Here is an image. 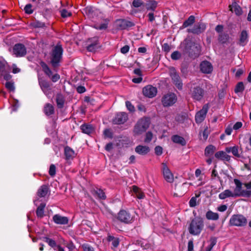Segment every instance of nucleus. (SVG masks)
Masks as SVG:
<instances>
[{"label": "nucleus", "instance_id": "1", "mask_svg": "<svg viewBox=\"0 0 251 251\" xmlns=\"http://www.w3.org/2000/svg\"><path fill=\"white\" fill-rule=\"evenodd\" d=\"M63 49L60 44L54 47L50 53V63L54 68L58 67L62 59Z\"/></svg>", "mask_w": 251, "mask_h": 251}, {"label": "nucleus", "instance_id": "2", "mask_svg": "<svg viewBox=\"0 0 251 251\" xmlns=\"http://www.w3.org/2000/svg\"><path fill=\"white\" fill-rule=\"evenodd\" d=\"M184 44L185 46L183 51L184 53L188 54L192 58H196L199 56L201 52V48L199 45L189 40H185Z\"/></svg>", "mask_w": 251, "mask_h": 251}, {"label": "nucleus", "instance_id": "3", "mask_svg": "<svg viewBox=\"0 0 251 251\" xmlns=\"http://www.w3.org/2000/svg\"><path fill=\"white\" fill-rule=\"evenodd\" d=\"M204 227V223L202 218L196 217L192 220L188 227L190 234L193 235H199Z\"/></svg>", "mask_w": 251, "mask_h": 251}, {"label": "nucleus", "instance_id": "4", "mask_svg": "<svg viewBox=\"0 0 251 251\" xmlns=\"http://www.w3.org/2000/svg\"><path fill=\"white\" fill-rule=\"evenodd\" d=\"M150 119L143 117L138 121L134 126L133 132L136 135H140L145 132L150 125Z\"/></svg>", "mask_w": 251, "mask_h": 251}, {"label": "nucleus", "instance_id": "5", "mask_svg": "<svg viewBox=\"0 0 251 251\" xmlns=\"http://www.w3.org/2000/svg\"><path fill=\"white\" fill-rule=\"evenodd\" d=\"M247 223V219L240 214L233 215L229 220V224L232 226H244Z\"/></svg>", "mask_w": 251, "mask_h": 251}, {"label": "nucleus", "instance_id": "6", "mask_svg": "<svg viewBox=\"0 0 251 251\" xmlns=\"http://www.w3.org/2000/svg\"><path fill=\"white\" fill-rule=\"evenodd\" d=\"M169 75L176 86L179 90L182 89V82L178 74L174 67H172L169 68Z\"/></svg>", "mask_w": 251, "mask_h": 251}, {"label": "nucleus", "instance_id": "7", "mask_svg": "<svg viewBox=\"0 0 251 251\" xmlns=\"http://www.w3.org/2000/svg\"><path fill=\"white\" fill-rule=\"evenodd\" d=\"M133 22L126 19H118L115 22V26L118 30H124L134 26Z\"/></svg>", "mask_w": 251, "mask_h": 251}, {"label": "nucleus", "instance_id": "8", "mask_svg": "<svg viewBox=\"0 0 251 251\" xmlns=\"http://www.w3.org/2000/svg\"><path fill=\"white\" fill-rule=\"evenodd\" d=\"M87 50L90 52H95L100 47L98 37H94L89 39L87 41Z\"/></svg>", "mask_w": 251, "mask_h": 251}, {"label": "nucleus", "instance_id": "9", "mask_svg": "<svg viewBox=\"0 0 251 251\" xmlns=\"http://www.w3.org/2000/svg\"><path fill=\"white\" fill-rule=\"evenodd\" d=\"M190 94L193 100L200 101L204 96V90L199 86L194 87L191 89Z\"/></svg>", "mask_w": 251, "mask_h": 251}, {"label": "nucleus", "instance_id": "10", "mask_svg": "<svg viewBox=\"0 0 251 251\" xmlns=\"http://www.w3.org/2000/svg\"><path fill=\"white\" fill-rule=\"evenodd\" d=\"M117 219L125 224H130L133 222V218L127 211L122 210L118 214Z\"/></svg>", "mask_w": 251, "mask_h": 251}, {"label": "nucleus", "instance_id": "11", "mask_svg": "<svg viewBox=\"0 0 251 251\" xmlns=\"http://www.w3.org/2000/svg\"><path fill=\"white\" fill-rule=\"evenodd\" d=\"M177 100L176 95L174 93H169L165 95L162 100V102L164 106H170L174 104Z\"/></svg>", "mask_w": 251, "mask_h": 251}, {"label": "nucleus", "instance_id": "12", "mask_svg": "<svg viewBox=\"0 0 251 251\" xmlns=\"http://www.w3.org/2000/svg\"><path fill=\"white\" fill-rule=\"evenodd\" d=\"M38 81L40 88L44 93L47 96H49V95L51 94V84L50 82L42 78H39L38 79Z\"/></svg>", "mask_w": 251, "mask_h": 251}, {"label": "nucleus", "instance_id": "13", "mask_svg": "<svg viewBox=\"0 0 251 251\" xmlns=\"http://www.w3.org/2000/svg\"><path fill=\"white\" fill-rule=\"evenodd\" d=\"M208 109V104H205L202 106V109L196 113L195 121L197 123H201L204 120Z\"/></svg>", "mask_w": 251, "mask_h": 251}, {"label": "nucleus", "instance_id": "14", "mask_svg": "<svg viewBox=\"0 0 251 251\" xmlns=\"http://www.w3.org/2000/svg\"><path fill=\"white\" fill-rule=\"evenodd\" d=\"M162 172L164 179L169 183L174 181V175L169 169L166 163H162Z\"/></svg>", "mask_w": 251, "mask_h": 251}, {"label": "nucleus", "instance_id": "15", "mask_svg": "<svg viewBox=\"0 0 251 251\" xmlns=\"http://www.w3.org/2000/svg\"><path fill=\"white\" fill-rule=\"evenodd\" d=\"M13 52L16 57H22L26 54V49L24 45L18 43L14 46Z\"/></svg>", "mask_w": 251, "mask_h": 251}, {"label": "nucleus", "instance_id": "16", "mask_svg": "<svg viewBox=\"0 0 251 251\" xmlns=\"http://www.w3.org/2000/svg\"><path fill=\"white\" fill-rule=\"evenodd\" d=\"M127 120V114L124 112H121L116 114L112 120V122L114 124L121 125L124 124Z\"/></svg>", "mask_w": 251, "mask_h": 251}, {"label": "nucleus", "instance_id": "17", "mask_svg": "<svg viewBox=\"0 0 251 251\" xmlns=\"http://www.w3.org/2000/svg\"><path fill=\"white\" fill-rule=\"evenodd\" d=\"M143 93L145 96L151 98L156 96L157 89L151 85H147L143 88Z\"/></svg>", "mask_w": 251, "mask_h": 251}, {"label": "nucleus", "instance_id": "18", "mask_svg": "<svg viewBox=\"0 0 251 251\" xmlns=\"http://www.w3.org/2000/svg\"><path fill=\"white\" fill-rule=\"evenodd\" d=\"M206 28L205 25L203 23L196 24L192 28L188 29V32L193 34H199L203 32Z\"/></svg>", "mask_w": 251, "mask_h": 251}, {"label": "nucleus", "instance_id": "19", "mask_svg": "<svg viewBox=\"0 0 251 251\" xmlns=\"http://www.w3.org/2000/svg\"><path fill=\"white\" fill-rule=\"evenodd\" d=\"M201 71L204 74H210L213 71V66L208 61H203L200 64Z\"/></svg>", "mask_w": 251, "mask_h": 251}, {"label": "nucleus", "instance_id": "20", "mask_svg": "<svg viewBox=\"0 0 251 251\" xmlns=\"http://www.w3.org/2000/svg\"><path fill=\"white\" fill-rule=\"evenodd\" d=\"M188 187L187 183H183L181 184H176L175 186L176 192L175 195L176 196H183L187 191Z\"/></svg>", "mask_w": 251, "mask_h": 251}, {"label": "nucleus", "instance_id": "21", "mask_svg": "<svg viewBox=\"0 0 251 251\" xmlns=\"http://www.w3.org/2000/svg\"><path fill=\"white\" fill-rule=\"evenodd\" d=\"M53 222L58 225H66L68 223L69 220L67 217L62 216L59 214H55L53 217Z\"/></svg>", "mask_w": 251, "mask_h": 251}, {"label": "nucleus", "instance_id": "22", "mask_svg": "<svg viewBox=\"0 0 251 251\" xmlns=\"http://www.w3.org/2000/svg\"><path fill=\"white\" fill-rule=\"evenodd\" d=\"M150 151V148L147 146L138 145L135 148V151L141 155L147 154Z\"/></svg>", "mask_w": 251, "mask_h": 251}, {"label": "nucleus", "instance_id": "23", "mask_svg": "<svg viewBox=\"0 0 251 251\" xmlns=\"http://www.w3.org/2000/svg\"><path fill=\"white\" fill-rule=\"evenodd\" d=\"M234 182L236 185V187L234 189V193H233V195L235 197L241 196L243 191L242 190V184L241 182L237 179H234Z\"/></svg>", "mask_w": 251, "mask_h": 251}, {"label": "nucleus", "instance_id": "24", "mask_svg": "<svg viewBox=\"0 0 251 251\" xmlns=\"http://www.w3.org/2000/svg\"><path fill=\"white\" fill-rule=\"evenodd\" d=\"M50 192L49 187L46 185H42L38 190L37 195L39 198L46 197Z\"/></svg>", "mask_w": 251, "mask_h": 251}, {"label": "nucleus", "instance_id": "25", "mask_svg": "<svg viewBox=\"0 0 251 251\" xmlns=\"http://www.w3.org/2000/svg\"><path fill=\"white\" fill-rule=\"evenodd\" d=\"M64 154L65 159L67 160L73 159L75 156V153L74 150L70 147L67 146L64 148Z\"/></svg>", "mask_w": 251, "mask_h": 251}, {"label": "nucleus", "instance_id": "26", "mask_svg": "<svg viewBox=\"0 0 251 251\" xmlns=\"http://www.w3.org/2000/svg\"><path fill=\"white\" fill-rule=\"evenodd\" d=\"M43 111L46 116H50L54 114V107L51 104L47 103L44 107Z\"/></svg>", "mask_w": 251, "mask_h": 251}, {"label": "nucleus", "instance_id": "27", "mask_svg": "<svg viewBox=\"0 0 251 251\" xmlns=\"http://www.w3.org/2000/svg\"><path fill=\"white\" fill-rule=\"evenodd\" d=\"M215 157L217 159L227 161H229L230 160V156L227 154L224 151H219L216 152L215 154Z\"/></svg>", "mask_w": 251, "mask_h": 251}, {"label": "nucleus", "instance_id": "28", "mask_svg": "<svg viewBox=\"0 0 251 251\" xmlns=\"http://www.w3.org/2000/svg\"><path fill=\"white\" fill-rule=\"evenodd\" d=\"M56 102L58 108H62L64 105L65 98L61 93H58L56 96Z\"/></svg>", "mask_w": 251, "mask_h": 251}, {"label": "nucleus", "instance_id": "29", "mask_svg": "<svg viewBox=\"0 0 251 251\" xmlns=\"http://www.w3.org/2000/svg\"><path fill=\"white\" fill-rule=\"evenodd\" d=\"M85 14L90 18L93 19L96 16L98 11L91 6H87L84 9Z\"/></svg>", "mask_w": 251, "mask_h": 251}, {"label": "nucleus", "instance_id": "30", "mask_svg": "<svg viewBox=\"0 0 251 251\" xmlns=\"http://www.w3.org/2000/svg\"><path fill=\"white\" fill-rule=\"evenodd\" d=\"M80 128L83 133L88 135H90L92 133L94 130L93 126L89 124H83L81 125Z\"/></svg>", "mask_w": 251, "mask_h": 251}, {"label": "nucleus", "instance_id": "31", "mask_svg": "<svg viewBox=\"0 0 251 251\" xmlns=\"http://www.w3.org/2000/svg\"><path fill=\"white\" fill-rule=\"evenodd\" d=\"M227 153L231 152L232 154L236 157H240V154L239 153L238 147L235 146L231 147H226L225 149Z\"/></svg>", "mask_w": 251, "mask_h": 251}, {"label": "nucleus", "instance_id": "32", "mask_svg": "<svg viewBox=\"0 0 251 251\" xmlns=\"http://www.w3.org/2000/svg\"><path fill=\"white\" fill-rule=\"evenodd\" d=\"M248 33L247 31L245 30H243L240 35V44L243 46H245L247 41L248 39Z\"/></svg>", "mask_w": 251, "mask_h": 251}, {"label": "nucleus", "instance_id": "33", "mask_svg": "<svg viewBox=\"0 0 251 251\" xmlns=\"http://www.w3.org/2000/svg\"><path fill=\"white\" fill-rule=\"evenodd\" d=\"M92 194L98 198L102 200H105L106 198L104 192L102 190L99 188H96L92 191Z\"/></svg>", "mask_w": 251, "mask_h": 251}, {"label": "nucleus", "instance_id": "34", "mask_svg": "<svg viewBox=\"0 0 251 251\" xmlns=\"http://www.w3.org/2000/svg\"><path fill=\"white\" fill-rule=\"evenodd\" d=\"M107 240L109 242H111V244L113 246L112 249L118 247L119 245L120 240L117 237H115L111 235H108Z\"/></svg>", "mask_w": 251, "mask_h": 251}, {"label": "nucleus", "instance_id": "35", "mask_svg": "<svg viewBox=\"0 0 251 251\" xmlns=\"http://www.w3.org/2000/svg\"><path fill=\"white\" fill-rule=\"evenodd\" d=\"M207 219L209 220L216 221L219 218L218 213L212 212L211 210L208 211L205 215Z\"/></svg>", "mask_w": 251, "mask_h": 251}, {"label": "nucleus", "instance_id": "36", "mask_svg": "<svg viewBox=\"0 0 251 251\" xmlns=\"http://www.w3.org/2000/svg\"><path fill=\"white\" fill-rule=\"evenodd\" d=\"M40 65L44 73L49 77H50L52 75V72L47 64L43 61H41L40 62Z\"/></svg>", "mask_w": 251, "mask_h": 251}, {"label": "nucleus", "instance_id": "37", "mask_svg": "<svg viewBox=\"0 0 251 251\" xmlns=\"http://www.w3.org/2000/svg\"><path fill=\"white\" fill-rule=\"evenodd\" d=\"M172 140L174 143L179 144L181 146H185L186 143L183 137L177 135L173 136Z\"/></svg>", "mask_w": 251, "mask_h": 251}, {"label": "nucleus", "instance_id": "38", "mask_svg": "<svg viewBox=\"0 0 251 251\" xmlns=\"http://www.w3.org/2000/svg\"><path fill=\"white\" fill-rule=\"evenodd\" d=\"M228 197H235L233 192L229 190H226L219 195V198L221 200H224Z\"/></svg>", "mask_w": 251, "mask_h": 251}, {"label": "nucleus", "instance_id": "39", "mask_svg": "<svg viewBox=\"0 0 251 251\" xmlns=\"http://www.w3.org/2000/svg\"><path fill=\"white\" fill-rule=\"evenodd\" d=\"M216 150V147L213 145H209L205 148L204 154L207 157L211 156L213 154Z\"/></svg>", "mask_w": 251, "mask_h": 251}, {"label": "nucleus", "instance_id": "40", "mask_svg": "<svg viewBox=\"0 0 251 251\" xmlns=\"http://www.w3.org/2000/svg\"><path fill=\"white\" fill-rule=\"evenodd\" d=\"M46 206V204L41 203L37 207L36 213L37 216L38 218H42L44 215V208Z\"/></svg>", "mask_w": 251, "mask_h": 251}, {"label": "nucleus", "instance_id": "41", "mask_svg": "<svg viewBox=\"0 0 251 251\" xmlns=\"http://www.w3.org/2000/svg\"><path fill=\"white\" fill-rule=\"evenodd\" d=\"M195 18L194 16H190L186 20H185L181 27V28H186L194 23Z\"/></svg>", "mask_w": 251, "mask_h": 251}, {"label": "nucleus", "instance_id": "42", "mask_svg": "<svg viewBox=\"0 0 251 251\" xmlns=\"http://www.w3.org/2000/svg\"><path fill=\"white\" fill-rule=\"evenodd\" d=\"M157 2L153 0H150L146 3V8L147 10L154 11L157 7Z\"/></svg>", "mask_w": 251, "mask_h": 251}, {"label": "nucleus", "instance_id": "43", "mask_svg": "<svg viewBox=\"0 0 251 251\" xmlns=\"http://www.w3.org/2000/svg\"><path fill=\"white\" fill-rule=\"evenodd\" d=\"M232 12H234L236 15L240 16L242 14L243 11L241 7L235 4H232V7L230 9Z\"/></svg>", "mask_w": 251, "mask_h": 251}, {"label": "nucleus", "instance_id": "44", "mask_svg": "<svg viewBox=\"0 0 251 251\" xmlns=\"http://www.w3.org/2000/svg\"><path fill=\"white\" fill-rule=\"evenodd\" d=\"M43 240L45 242L47 243L50 247H51V248H52L54 250H55V248L57 246V245L56 243L55 240H54L51 238H50L48 237H43Z\"/></svg>", "mask_w": 251, "mask_h": 251}, {"label": "nucleus", "instance_id": "45", "mask_svg": "<svg viewBox=\"0 0 251 251\" xmlns=\"http://www.w3.org/2000/svg\"><path fill=\"white\" fill-rule=\"evenodd\" d=\"M133 192L135 193L136 196L139 199H141L144 198V194L141 191L140 189L136 186H133L132 188Z\"/></svg>", "mask_w": 251, "mask_h": 251}, {"label": "nucleus", "instance_id": "46", "mask_svg": "<svg viewBox=\"0 0 251 251\" xmlns=\"http://www.w3.org/2000/svg\"><path fill=\"white\" fill-rule=\"evenodd\" d=\"M228 35L226 33H221L218 36V41L221 43H225L228 40Z\"/></svg>", "mask_w": 251, "mask_h": 251}, {"label": "nucleus", "instance_id": "47", "mask_svg": "<svg viewBox=\"0 0 251 251\" xmlns=\"http://www.w3.org/2000/svg\"><path fill=\"white\" fill-rule=\"evenodd\" d=\"M244 89L245 87L243 82H239L236 84L234 89V92L235 93L243 92Z\"/></svg>", "mask_w": 251, "mask_h": 251}, {"label": "nucleus", "instance_id": "48", "mask_svg": "<svg viewBox=\"0 0 251 251\" xmlns=\"http://www.w3.org/2000/svg\"><path fill=\"white\" fill-rule=\"evenodd\" d=\"M32 25L34 28H43L46 27L45 23L39 21H35L32 23Z\"/></svg>", "mask_w": 251, "mask_h": 251}, {"label": "nucleus", "instance_id": "49", "mask_svg": "<svg viewBox=\"0 0 251 251\" xmlns=\"http://www.w3.org/2000/svg\"><path fill=\"white\" fill-rule=\"evenodd\" d=\"M6 66L5 63L3 61H0V76H2L5 73Z\"/></svg>", "mask_w": 251, "mask_h": 251}, {"label": "nucleus", "instance_id": "50", "mask_svg": "<svg viewBox=\"0 0 251 251\" xmlns=\"http://www.w3.org/2000/svg\"><path fill=\"white\" fill-rule=\"evenodd\" d=\"M180 57L181 53L178 51H174L171 54V58L174 60H178Z\"/></svg>", "mask_w": 251, "mask_h": 251}, {"label": "nucleus", "instance_id": "51", "mask_svg": "<svg viewBox=\"0 0 251 251\" xmlns=\"http://www.w3.org/2000/svg\"><path fill=\"white\" fill-rule=\"evenodd\" d=\"M5 86V87L10 91H14L15 90V87L13 82L11 81L6 82Z\"/></svg>", "mask_w": 251, "mask_h": 251}, {"label": "nucleus", "instance_id": "52", "mask_svg": "<svg viewBox=\"0 0 251 251\" xmlns=\"http://www.w3.org/2000/svg\"><path fill=\"white\" fill-rule=\"evenodd\" d=\"M24 10L25 13L27 14H32L33 12V10L32 9V5L31 4H26L24 8Z\"/></svg>", "mask_w": 251, "mask_h": 251}, {"label": "nucleus", "instance_id": "53", "mask_svg": "<svg viewBox=\"0 0 251 251\" xmlns=\"http://www.w3.org/2000/svg\"><path fill=\"white\" fill-rule=\"evenodd\" d=\"M103 134L105 138H112L113 133L110 129H105L103 131Z\"/></svg>", "mask_w": 251, "mask_h": 251}, {"label": "nucleus", "instance_id": "54", "mask_svg": "<svg viewBox=\"0 0 251 251\" xmlns=\"http://www.w3.org/2000/svg\"><path fill=\"white\" fill-rule=\"evenodd\" d=\"M49 175L51 176H55L56 174V167L53 164L50 165V169L49 171Z\"/></svg>", "mask_w": 251, "mask_h": 251}, {"label": "nucleus", "instance_id": "55", "mask_svg": "<svg viewBox=\"0 0 251 251\" xmlns=\"http://www.w3.org/2000/svg\"><path fill=\"white\" fill-rule=\"evenodd\" d=\"M61 15L63 18H67L72 15L70 12L68 11L66 9H63L60 10Z\"/></svg>", "mask_w": 251, "mask_h": 251}, {"label": "nucleus", "instance_id": "56", "mask_svg": "<svg viewBox=\"0 0 251 251\" xmlns=\"http://www.w3.org/2000/svg\"><path fill=\"white\" fill-rule=\"evenodd\" d=\"M152 138V133L151 131H148L146 134V137L144 140L145 143H149Z\"/></svg>", "mask_w": 251, "mask_h": 251}, {"label": "nucleus", "instance_id": "57", "mask_svg": "<svg viewBox=\"0 0 251 251\" xmlns=\"http://www.w3.org/2000/svg\"><path fill=\"white\" fill-rule=\"evenodd\" d=\"M187 118V115L186 114L179 115L176 117V120L179 122L183 123Z\"/></svg>", "mask_w": 251, "mask_h": 251}, {"label": "nucleus", "instance_id": "58", "mask_svg": "<svg viewBox=\"0 0 251 251\" xmlns=\"http://www.w3.org/2000/svg\"><path fill=\"white\" fill-rule=\"evenodd\" d=\"M171 49V46L168 43H164L162 46V50L166 53H168Z\"/></svg>", "mask_w": 251, "mask_h": 251}, {"label": "nucleus", "instance_id": "59", "mask_svg": "<svg viewBox=\"0 0 251 251\" xmlns=\"http://www.w3.org/2000/svg\"><path fill=\"white\" fill-rule=\"evenodd\" d=\"M107 23H104L100 24V25H96L94 26V27L97 29L102 30V29H106L107 28Z\"/></svg>", "mask_w": 251, "mask_h": 251}, {"label": "nucleus", "instance_id": "60", "mask_svg": "<svg viewBox=\"0 0 251 251\" xmlns=\"http://www.w3.org/2000/svg\"><path fill=\"white\" fill-rule=\"evenodd\" d=\"M82 248L84 251H94V248L87 244L82 245Z\"/></svg>", "mask_w": 251, "mask_h": 251}, {"label": "nucleus", "instance_id": "61", "mask_svg": "<svg viewBox=\"0 0 251 251\" xmlns=\"http://www.w3.org/2000/svg\"><path fill=\"white\" fill-rule=\"evenodd\" d=\"M143 4L141 0H134L132 2V5L136 8L139 7Z\"/></svg>", "mask_w": 251, "mask_h": 251}, {"label": "nucleus", "instance_id": "62", "mask_svg": "<svg viewBox=\"0 0 251 251\" xmlns=\"http://www.w3.org/2000/svg\"><path fill=\"white\" fill-rule=\"evenodd\" d=\"M126 105L127 108V109L130 111L133 112L135 110V108L134 106L131 104V103L129 101H126Z\"/></svg>", "mask_w": 251, "mask_h": 251}, {"label": "nucleus", "instance_id": "63", "mask_svg": "<svg viewBox=\"0 0 251 251\" xmlns=\"http://www.w3.org/2000/svg\"><path fill=\"white\" fill-rule=\"evenodd\" d=\"M189 205L191 207H195L197 205V198L196 197H192L189 202Z\"/></svg>", "mask_w": 251, "mask_h": 251}, {"label": "nucleus", "instance_id": "64", "mask_svg": "<svg viewBox=\"0 0 251 251\" xmlns=\"http://www.w3.org/2000/svg\"><path fill=\"white\" fill-rule=\"evenodd\" d=\"M155 153L157 155H161L162 154V148L160 146H156L154 149Z\"/></svg>", "mask_w": 251, "mask_h": 251}]
</instances>
